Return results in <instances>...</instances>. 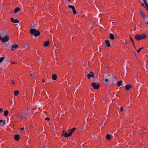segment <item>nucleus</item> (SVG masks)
<instances>
[{
  "label": "nucleus",
  "instance_id": "obj_1",
  "mask_svg": "<svg viewBox=\"0 0 148 148\" xmlns=\"http://www.w3.org/2000/svg\"><path fill=\"white\" fill-rule=\"evenodd\" d=\"M4 32L3 31H0V39L1 41L3 42H5L8 41L9 39V36L8 35H6L5 36H3Z\"/></svg>",
  "mask_w": 148,
  "mask_h": 148
},
{
  "label": "nucleus",
  "instance_id": "obj_2",
  "mask_svg": "<svg viewBox=\"0 0 148 148\" xmlns=\"http://www.w3.org/2000/svg\"><path fill=\"white\" fill-rule=\"evenodd\" d=\"M147 37L146 35L143 34L141 35L137 34L135 35V38L138 40H144L146 39Z\"/></svg>",
  "mask_w": 148,
  "mask_h": 148
},
{
  "label": "nucleus",
  "instance_id": "obj_3",
  "mask_svg": "<svg viewBox=\"0 0 148 148\" xmlns=\"http://www.w3.org/2000/svg\"><path fill=\"white\" fill-rule=\"evenodd\" d=\"M30 34L34 35L35 37H37L40 34V32L38 31L37 30L35 29H31L30 30Z\"/></svg>",
  "mask_w": 148,
  "mask_h": 148
},
{
  "label": "nucleus",
  "instance_id": "obj_4",
  "mask_svg": "<svg viewBox=\"0 0 148 148\" xmlns=\"http://www.w3.org/2000/svg\"><path fill=\"white\" fill-rule=\"evenodd\" d=\"M91 85L95 89H97L100 87V85L98 83L93 82L92 83Z\"/></svg>",
  "mask_w": 148,
  "mask_h": 148
},
{
  "label": "nucleus",
  "instance_id": "obj_5",
  "mask_svg": "<svg viewBox=\"0 0 148 148\" xmlns=\"http://www.w3.org/2000/svg\"><path fill=\"white\" fill-rule=\"evenodd\" d=\"M71 136V135L69 133H67L64 130L63 133L62 134V136H64L65 137H68Z\"/></svg>",
  "mask_w": 148,
  "mask_h": 148
},
{
  "label": "nucleus",
  "instance_id": "obj_6",
  "mask_svg": "<svg viewBox=\"0 0 148 148\" xmlns=\"http://www.w3.org/2000/svg\"><path fill=\"white\" fill-rule=\"evenodd\" d=\"M18 47V45L16 43H14V45H12V49L11 50L12 51L15 50Z\"/></svg>",
  "mask_w": 148,
  "mask_h": 148
},
{
  "label": "nucleus",
  "instance_id": "obj_7",
  "mask_svg": "<svg viewBox=\"0 0 148 148\" xmlns=\"http://www.w3.org/2000/svg\"><path fill=\"white\" fill-rule=\"evenodd\" d=\"M18 118L20 120L23 119L25 117V115L21 114H18L16 115Z\"/></svg>",
  "mask_w": 148,
  "mask_h": 148
},
{
  "label": "nucleus",
  "instance_id": "obj_8",
  "mask_svg": "<svg viewBox=\"0 0 148 148\" xmlns=\"http://www.w3.org/2000/svg\"><path fill=\"white\" fill-rule=\"evenodd\" d=\"M68 7L69 8H71L73 10V13L74 14H77V12L75 9V7L74 6L72 5H69L68 6Z\"/></svg>",
  "mask_w": 148,
  "mask_h": 148
},
{
  "label": "nucleus",
  "instance_id": "obj_9",
  "mask_svg": "<svg viewBox=\"0 0 148 148\" xmlns=\"http://www.w3.org/2000/svg\"><path fill=\"white\" fill-rule=\"evenodd\" d=\"M87 77L88 79H90L91 77H94L93 73L92 72H90L87 75Z\"/></svg>",
  "mask_w": 148,
  "mask_h": 148
},
{
  "label": "nucleus",
  "instance_id": "obj_10",
  "mask_svg": "<svg viewBox=\"0 0 148 148\" xmlns=\"http://www.w3.org/2000/svg\"><path fill=\"white\" fill-rule=\"evenodd\" d=\"M11 21L14 23H18L19 21L17 19H14V18H11Z\"/></svg>",
  "mask_w": 148,
  "mask_h": 148
},
{
  "label": "nucleus",
  "instance_id": "obj_11",
  "mask_svg": "<svg viewBox=\"0 0 148 148\" xmlns=\"http://www.w3.org/2000/svg\"><path fill=\"white\" fill-rule=\"evenodd\" d=\"M105 42L106 45L108 47H109L110 46V44L109 41L108 40H105Z\"/></svg>",
  "mask_w": 148,
  "mask_h": 148
},
{
  "label": "nucleus",
  "instance_id": "obj_12",
  "mask_svg": "<svg viewBox=\"0 0 148 148\" xmlns=\"http://www.w3.org/2000/svg\"><path fill=\"white\" fill-rule=\"evenodd\" d=\"M132 88L131 86L129 84L126 85L125 86V88L127 90H129L130 89H131Z\"/></svg>",
  "mask_w": 148,
  "mask_h": 148
},
{
  "label": "nucleus",
  "instance_id": "obj_13",
  "mask_svg": "<svg viewBox=\"0 0 148 148\" xmlns=\"http://www.w3.org/2000/svg\"><path fill=\"white\" fill-rule=\"evenodd\" d=\"M49 41H47V42L45 41L43 43V45L45 47H47L49 45Z\"/></svg>",
  "mask_w": 148,
  "mask_h": 148
},
{
  "label": "nucleus",
  "instance_id": "obj_14",
  "mask_svg": "<svg viewBox=\"0 0 148 148\" xmlns=\"http://www.w3.org/2000/svg\"><path fill=\"white\" fill-rule=\"evenodd\" d=\"M112 136L110 134H108L106 136V138L108 140H110L112 137Z\"/></svg>",
  "mask_w": 148,
  "mask_h": 148
},
{
  "label": "nucleus",
  "instance_id": "obj_15",
  "mask_svg": "<svg viewBox=\"0 0 148 148\" xmlns=\"http://www.w3.org/2000/svg\"><path fill=\"white\" fill-rule=\"evenodd\" d=\"M20 10L19 8H16L14 10V12H12V13H16L18 12Z\"/></svg>",
  "mask_w": 148,
  "mask_h": 148
},
{
  "label": "nucleus",
  "instance_id": "obj_16",
  "mask_svg": "<svg viewBox=\"0 0 148 148\" xmlns=\"http://www.w3.org/2000/svg\"><path fill=\"white\" fill-rule=\"evenodd\" d=\"M14 139L18 141L20 138V136L19 135H16L14 137Z\"/></svg>",
  "mask_w": 148,
  "mask_h": 148
},
{
  "label": "nucleus",
  "instance_id": "obj_17",
  "mask_svg": "<svg viewBox=\"0 0 148 148\" xmlns=\"http://www.w3.org/2000/svg\"><path fill=\"white\" fill-rule=\"evenodd\" d=\"M76 129V127H74L71 129L69 131V133L71 135Z\"/></svg>",
  "mask_w": 148,
  "mask_h": 148
},
{
  "label": "nucleus",
  "instance_id": "obj_18",
  "mask_svg": "<svg viewBox=\"0 0 148 148\" xmlns=\"http://www.w3.org/2000/svg\"><path fill=\"white\" fill-rule=\"evenodd\" d=\"M52 79L54 80H55L57 78V76L56 75V74H54L52 75Z\"/></svg>",
  "mask_w": 148,
  "mask_h": 148
},
{
  "label": "nucleus",
  "instance_id": "obj_19",
  "mask_svg": "<svg viewBox=\"0 0 148 148\" xmlns=\"http://www.w3.org/2000/svg\"><path fill=\"white\" fill-rule=\"evenodd\" d=\"M110 38L111 40H113L114 38V35L112 34H111L110 35Z\"/></svg>",
  "mask_w": 148,
  "mask_h": 148
},
{
  "label": "nucleus",
  "instance_id": "obj_20",
  "mask_svg": "<svg viewBox=\"0 0 148 148\" xmlns=\"http://www.w3.org/2000/svg\"><path fill=\"white\" fill-rule=\"evenodd\" d=\"M123 81H120L117 82L118 86H121L122 85V83Z\"/></svg>",
  "mask_w": 148,
  "mask_h": 148
},
{
  "label": "nucleus",
  "instance_id": "obj_21",
  "mask_svg": "<svg viewBox=\"0 0 148 148\" xmlns=\"http://www.w3.org/2000/svg\"><path fill=\"white\" fill-rule=\"evenodd\" d=\"M140 14L141 16L143 17L144 19L146 18V16L145 15L143 14V13L142 11H141Z\"/></svg>",
  "mask_w": 148,
  "mask_h": 148
},
{
  "label": "nucleus",
  "instance_id": "obj_22",
  "mask_svg": "<svg viewBox=\"0 0 148 148\" xmlns=\"http://www.w3.org/2000/svg\"><path fill=\"white\" fill-rule=\"evenodd\" d=\"M112 80L111 81L112 82H114L116 80V77L115 76L113 75L112 77Z\"/></svg>",
  "mask_w": 148,
  "mask_h": 148
},
{
  "label": "nucleus",
  "instance_id": "obj_23",
  "mask_svg": "<svg viewBox=\"0 0 148 148\" xmlns=\"http://www.w3.org/2000/svg\"><path fill=\"white\" fill-rule=\"evenodd\" d=\"M19 93V92L18 90H15L14 91V95L15 96H17Z\"/></svg>",
  "mask_w": 148,
  "mask_h": 148
},
{
  "label": "nucleus",
  "instance_id": "obj_24",
  "mask_svg": "<svg viewBox=\"0 0 148 148\" xmlns=\"http://www.w3.org/2000/svg\"><path fill=\"white\" fill-rule=\"evenodd\" d=\"M8 110H6V111H4V115L5 116H6L8 115Z\"/></svg>",
  "mask_w": 148,
  "mask_h": 148
},
{
  "label": "nucleus",
  "instance_id": "obj_25",
  "mask_svg": "<svg viewBox=\"0 0 148 148\" xmlns=\"http://www.w3.org/2000/svg\"><path fill=\"white\" fill-rule=\"evenodd\" d=\"M5 57H1L0 58V63H1L4 59Z\"/></svg>",
  "mask_w": 148,
  "mask_h": 148
},
{
  "label": "nucleus",
  "instance_id": "obj_26",
  "mask_svg": "<svg viewBox=\"0 0 148 148\" xmlns=\"http://www.w3.org/2000/svg\"><path fill=\"white\" fill-rule=\"evenodd\" d=\"M145 3V4L146 5V7L147 10L148 11V5L146 3Z\"/></svg>",
  "mask_w": 148,
  "mask_h": 148
},
{
  "label": "nucleus",
  "instance_id": "obj_27",
  "mask_svg": "<svg viewBox=\"0 0 148 148\" xmlns=\"http://www.w3.org/2000/svg\"><path fill=\"white\" fill-rule=\"evenodd\" d=\"M104 81L106 83H107V82H108V79L106 78V77H105Z\"/></svg>",
  "mask_w": 148,
  "mask_h": 148
},
{
  "label": "nucleus",
  "instance_id": "obj_28",
  "mask_svg": "<svg viewBox=\"0 0 148 148\" xmlns=\"http://www.w3.org/2000/svg\"><path fill=\"white\" fill-rule=\"evenodd\" d=\"M130 40L132 42L133 44L134 45V42L132 38L131 37H130Z\"/></svg>",
  "mask_w": 148,
  "mask_h": 148
},
{
  "label": "nucleus",
  "instance_id": "obj_29",
  "mask_svg": "<svg viewBox=\"0 0 148 148\" xmlns=\"http://www.w3.org/2000/svg\"><path fill=\"white\" fill-rule=\"evenodd\" d=\"M120 110L121 112H123V107H121L120 108Z\"/></svg>",
  "mask_w": 148,
  "mask_h": 148
},
{
  "label": "nucleus",
  "instance_id": "obj_30",
  "mask_svg": "<svg viewBox=\"0 0 148 148\" xmlns=\"http://www.w3.org/2000/svg\"><path fill=\"white\" fill-rule=\"evenodd\" d=\"M45 119L46 121H49L50 120L48 118H45Z\"/></svg>",
  "mask_w": 148,
  "mask_h": 148
},
{
  "label": "nucleus",
  "instance_id": "obj_31",
  "mask_svg": "<svg viewBox=\"0 0 148 148\" xmlns=\"http://www.w3.org/2000/svg\"><path fill=\"white\" fill-rule=\"evenodd\" d=\"M3 112V109L1 108H0V112L1 113Z\"/></svg>",
  "mask_w": 148,
  "mask_h": 148
},
{
  "label": "nucleus",
  "instance_id": "obj_32",
  "mask_svg": "<svg viewBox=\"0 0 148 148\" xmlns=\"http://www.w3.org/2000/svg\"><path fill=\"white\" fill-rule=\"evenodd\" d=\"M140 50L139 49L137 50V52L138 53H139V52H140Z\"/></svg>",
  "mask_w": 148,
  "mask_h": 148
},
{
  "label": "nucleus",
  "instance_id": "obj_33",
  "mask_svg": "<svg viewBox=\"0 0 148 148\" xmlns=\"http://www.w3.org/2000/svg\"><path fill=\"white\" fill-rule=\"evenodd\" d=\"M11 83L13 84H14V81H12L11 82Z\"/></svg>",
  "mask_w": 148,
  "mask_h": 148
},
{
  "label": "nucleus",
  "instance_id": "obj_34",
  "mask_svg": "<svg viewBox=\"0 0 148 148\" xmlns=\"http://www.w3.org/2000/svg\"><path fill=\"white\" fill-rule=\"evenodd\" d=\"M125 45H127V42L126 41H125Z\"/></svg>",
  "mask_w": 148,
  "mask_h": 148
},
{
  "label": "nucleus",
  "instance_id": "obj_35",
  "mask_svg": "<svg viewBox=\"0 0 148 148\" xmlns=\"http://www.w3.org/2000/svg\"><path fill=\"white\" fill-rule=\"evenodd\" d=\"M145 23L148 25V21H145Z\"/></svg>",
  "mask_w": 148,
  "mask_h": 148
},
{
  "label": "nucleus",
  "instance_id": "obj_36",
  "mask_svg": "<svg viewBox=\"0 0 148 148\" xmlns=\"http://www.w3.org/2000/svg\"><path fill=\"white\" fill-rule=\"evenodd\" d=\"M143 49V47H141V48H140L139 49H140V50H141L142 49Z\"/></svg>",
  "mask_w": 148,
  "mask_h": 148
},
{
  "label": "nucleus",
  "instance_id": "obj_37",
  "mask_svg": "<svg viewBox=\"0 0 148 148\" xmlns=\"http://www.w3.org/2000/svg\"><path fill=\"white\" fill-rule=\"evenodd\" d=\"M24 129V128L23 127L22 128H21V130H23Z\"/></svg>",
  "mask_w": 148,
  "mask_h": 148
},
{
  "label": "nucleus",
  "instance_id": "obj_38",
  "mask_svg": "<svg viewBox=\"0 0 148 148\" xmlns=\"http://www.w3.org/2000/svg\"><path fill=\"white\" fill-rule=\"evenodd\" d=\"M33 75L34 76V77H35V76H36V74L34 73V74H33Z\"/></svg>",
  "mask_w": 148,
  "mask_h": 148
},
{
  "label": "nucleus",
  "instance_id": "obj_39",
  "mask_svg": "<svg viewBox=\"0 0 148 148\" xmlns=\"http://www.w3.org/2000/svg\"><path fill=\"white\" fill-rule=\"evenodd\" d=\"M42 82H45V80H44L43 79V80H42Z\"/></svg>",
  "mask_w": 148,
  "mask_h": 148
},
{
  "label": "nucleus",
  "instance_id": "obj_40",
  "mask_svg": "<svg viewBox=\"0 0 148 148\" xmlns=\"http://www.w3.org/2000/svg\"><path fill=\"white\" fill-rule=\"evenodd\" d=\"M108 76L109 77V75L108 74H107L106 75V76Z\"/></svg>",
  "mask_w": 148,
  "mask_h": 148
},
{
  "label": "nucleus",
  "instance_id": "obj_41",
  "mask_svg": "<svg viewBox=\"0 0 148 148\" xmlns=\"http://www.w3.org/2000/svg\"><path fill=\"white\" fill-rule=\"evenodd\" d=\"M30 76H32L33 75V74H31L30 75Z\"/></svg>",
  "mask_w": 148,
  "mask_h": 148
},
{
  "label": "nucleus",
  "instance_id": "obj_42",
  "mask_svg": "<svg viewBox=\"0 0 148 148\" xmlns=\"http://www.w3.org/2000/svg\"><path fill=\"white\" fill-rule=\"evenodd\" d=\"M68 1H69L70 0H67Z\"/></svg>",
  "mask_w": 148,
  "mask_h": 148
},
{
  "label": "nucleus",
  "instance_id": "obj_43",
  "mask_svg": "<svg viewBox=\"0 0 148 148\" xmlns=\"http://www.w3.org/2000/svg\"><path fill=\"white\" fill-rule=\"evenodd\" d=\"M14 62H13V63H12V64H14Z\"/></svg>",
  "mask_w": 148,
  "mask_h": 148
},
{
  "label": "nucleus",
  "instance_id": "obj_44",
  "mask_svg": "<svg viewBox=\"0 0 148 148\" xmlns=\"http://www.w3.org/2000/svg\"><path fill=\"white\" fill-rule=\"evenodd\" d=\"M27 110H28V109H27Z\"/></svg>",
  "mask_w": 148,
  "mask_h": 148
}]
</instances>
